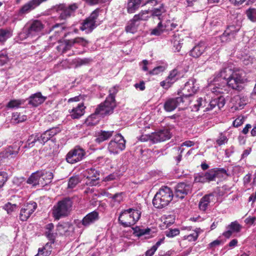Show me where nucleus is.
<instances>
[{
    "mask_svg": "<svg viewBox=\"0 0 256 256\" xmlns=\"http://www.w3.org/2000/svg\"><path fill=\"white\" fill-rule=\"evenodd\" d=\"M242 228V226L236 221L232 222L227 227V230L223 233V235L227 238H230L233 232H239Z\"/></svg>",
    "mask_w": 256,
    "mask_h": 256,
    "instance_id": "obj_29",
    "label": "nucleus"
},
{
    "mask_svg": "<svg viewBox=\"0 0 256 256\" xmlns=\"http://www.w3.org/2000/svg\"><path fill=\"white\" fill-rule=\"evenodd\" d=\"M8 180V174L4 172H0V188H1Z\"/></svg>",
    "mask_w": 256,
    "mask_h": 256,
    "instance_id": "obj_62",
    "label": "nucleus"
},
{
    "mask_svg": "<svg viewBox=\"0 0 256 256\" xmlns=\"http://www.w3.org/2000/svg\"><path fill=\"white\" fill-rule=\"evenodd\" d=\"M206 48V44L204 42H201L193 48L190 51V54L194 58H198L204 52Z\"/></svg>",
    "mask_w": 256,
    "mask_h": 256,
    "instance_id": "obj_27",
    "label": "nucleus"
},
{
    "mask_svg": "<svg viewBox=\"0 0 256 256\" xmlns=\"http://www.w3.org/2000/svg\"><path fill=\"white\" fill-rule=\"evenodd\" d=\"M74 226L70 222H60L56 226V231L60 235L70 236L74 232Z\"/></svg>",
    "mask_w": 256,
    "mask_h": 256,
    "instance_id": "obj_15",
    "label": "nucleus"
},
{
    "mask_svg": "<svg viewBox=\"0 0 256 256\" xmlns=\"http://www.w3.org/2000/svg\"><path fill=\"white\" fill-rule=\"evenodd\" d=\"M246 13L248 20L252 22H256V8H250L246 10Z\"/></svg>",
    "mask_w": 256,
    "mask_h": 256,
    "instance_id": "obj_50",
    "label": "nucleus"
},
{
    "mask_svg": "<svg viewBox=\"0 0 256 256\" xmlns=\"http://www.w3.org/2000/svg\"><path fill=\"white\" fill-rule=\"evenodd\" d=\"M240 30L239 26H229L224 30L223 34L220 36V39L222 42H226L234 40L237 33Z\"/></svg>",
    "mask_w": 256,
    "mask_h": 256,
    "instance_id": "obj_14",
    "label": "nucleus"
},
{
    "mask_svg": "<svg viewBox=\"0 0 256 256\" xmlns=\"http://www.w3.org/2000/svg\"><path fill=\"white\" fill-rule=\"evenodd\" d=\"M126 148V140L120 134H117L110 140L108 145V150L110 154H118Z\"/></svg>",
    "mask_w": 256,
    "mask_h": 256,
    "instance_id": "obj_6",
    "label": "nucleus"
},
{
    "mask_svg": "<svg viewBox=\"0 0 256 256\" xmlns=\"http://www.w3.org/2000/svg\"><path fill=\"white\" fill-rule=\"evenodd\" d=\"M190 190V187L189 185L183 182L178 184L176 187V195L177 197L182 198L185 195L188 194Z\"/></svg>",
    "mask_w": 256,
    "mask_h": 256,
    "instance_id": "obj_25",
    "label": "nucleus"
},
{
    "mask_svg": "<svg viewBox=\"0 0 256 256\" xmlns=\"http://www.w3.org/2000/svg\"><path fill=\"white\" fill-rule=\"evenodd\" d=\"M79 182L78 178L76 176L71 177L68 180V188H73Z\"/></svg>",
    "mask_w": 256,
    "mask_h": 256,
    "instance_id": "obj_58",
    "label": "nucleus"
},
{
    "mask_svg": "<svg viewBox=\"0 0 256 256\" xmlns=\"http://www.w3.org/2000/svg\"><path fill=\"white\" fill-rule=\"evenodd\" d=\"M141 0H128L126 10L128 14H133L140 7Z\"/></svg>",
    "mask_w": 256,
    "mask_h": 256,
    "instance_id": "obj_31",
    "label": "nucleus"
},
{
    "mask_svg": "<svg viewBox=\"0 0 256 256\" xmlns=\"http://www.w3.org/2000/svg\"><path fill=\"white\" fill-rule=\"evenodd\" d=\"M8 61V57L6 52H0V66H3Z\"/></svg>",
    "mask_w": 256,
    "mask_h": 256,
    "instance_id": "obj_63",
    "label": "nucleus"
},
{
    "mask_svg": "<svg viewBox=\"0 0 256 256\" xmlns=\"http://www.w3.org/2000/svg\"><path fill=\"white\" fill-rule=\"evenodd\" d=\"M243 72L240 70H235L228 81L223 80L221 83L210 84L206 87L208 94L211 92L214 94L224 93L226 91L227 85L232 89L238 90L241 84L244 82Z\"/></svg>",
    "mask_w": 256,
    "mask_h": 256,
    "instance_id": "obj_1",
    "label": "nucleus"
},
{
    "mask_svg": "<svg viewBox=\"0 0 256 256\" xmlns=\"http://www.w3.org/2000/svg\"><path fill=\"white\" fill-rule=\"evenodd\" d=\"M164 30V27L163 22L160 21L158 24L156 28L152 29L150 32L152 35L159 36L160 35Z\"/></svg>",
    "mask_w": 256,
    "mask_h": 256,
    "instance_id": "obj_49",
    "label": "nucleus"
},
{
    "mask_svg": "<svg viewBox=\"0 0 256 256\" xmlns=\"http://www.w3.org/2000/svg\"><path fill=\"white\" fill-rule=\"evenodd\" d=\"M114 134V131L100 130L96 134L95 141L100 144L109 139Z\"/></svg>",
    "mask_w": 256,
    "mask_h": 256,
    "instance_id": "obj_30",
    "label": "nucleus"
},
{
    "mask_svg": "<svg viewBox=\"0 0 256 256\" xmlns=\"http://www.w3.org/2000/svg\"><path fill=\"white\" fill-rule=\"evenodd\" d=\"M18 208V206L16 204H12L10 202H8L4 206V208L7 212L8 214H10L16 210Z\"/></svg>",
    "mask_w": 256,
    "mask_h": 256,
    "instance_id": "obj_55",
    "label": "nucleus"
},
{
    "mask_svg": "<svg viewBox=\"0 0 256 256\" xmlns=\"http://www.w3.org/2000/svg\"><path fill=\"white\" fill-rule=\"evenodd\" d=\"M44 28V24L39 20H34L30 24L28 28L24 30L20 34V36L22 38H32L38 36Z\"/></svg>",
    "mask_w": 256,
    "mask_h": 256,
    "instance_id": "obj_7",
    "label": "nucleus"
},
{
    "mask_svg": "<svg viewBox=\"0 0 256 256\" xmlns=\"http://www.w3.org/2000/svg\"><path fill=\"white\" fill-rule=\"evenodd\" d=\"M166 12V9L164 6L162 4L160 5L156 8H154L152 10H150V16H158V18L160 19V16Z\"/></svg>",
    "mask_w": 256,
    "mask_h": 256,
    "instance_id": "obj_43",
    "label": "nucleus"
},
{
    "mask_svg": "<svg viewBox=\"0 0 256 256\" xmlns=\"http://www.w3.org/2000/svg\"><path fill=\"white\" fill-rule=\"evenodd\" d=\"M91 60H92L89 58H76L72 60V64L74 65L76 68H78L88 64L91 62Z\"/></svg>",
    "mask_w": 256,
    "mask_h": 256,
    "instance_id": "obj_40",
    "label": "nucleus"
},
{
    "mask_svg": "<svg viewBox=\"0 0 256 256\" xmlns=\"http://www.w3.org/2000/svg\"><path fill=\"white\" fill-rule=\"evenodd\" d=\"M20 147L16 146H10L2 153L4 157H14L18 152Z\"/></svg>",
    "mask_w": 256,
    "mask_h": 256,
    "instance_id": "obj_38",
    "label": "nucleus"
},
{
    "mask_svg": "<svg viewBox=\"0 0 256 256\" xmlns=\"http://www.w3.org/2000/svg\"><path fill=\"white\" fill-rule=\"evenodd\" d=\"M99 218V214L96 211H93L87 214L82 220V224L84 227H88L94 223Z\"/></svg>",
    "mask_w": 256,
    "mask_h": 256,
    "instance_id": "obj_22",
    "label": "nucleus"
},
{
    "mask_svg": "<svg viewBox=\"0 0 256 256\" xmlns=\"http://www.w3.org/2000/svg\"><path fill=\"white\" fill-rule=\"evenodd\" d=\"M206 102L202 98H198L196 103L192 106V110L196 112L198 111L200 108L201 106L204 107L206 106Z\"/></svg>",
    "mask_w": 256,
    "mask_h": 256,
    "instance_id": "obj_52",
    "label": "nucleus"
},
{
    "mask_svg": "<svg viewBox=\"0 0 256 256\" xmlns=\"http://www.w3.org/2000/svg\"><path fill=\"white\" fill-rule=\"evenodd\" d=\"M119 90V86H114L109 90L108 96L106 98L110 100L111 101L116 102L115 97Z\"/></svg>",
    "mask_w": 256,
    "mask_h": 256,
    "instance_id": "obj_46",
    "label": "nucleus"
},
{
    "mask_svg": "<svg viewBox=\"0 0 256 256\" xmlns=\"http://www.w3.org/2000/svg\"><path fill=\"white\" fill-rule=\"evenodd\" d=\"M207 182L214 180L216 177H218V172L215 169H211L206 172H204Z\"/></svg>",
    "mask_w": 256,
    "mask_h": 256,
    "instance_id": "obj_45",
    "label": "nucleus"
},
{
    "mask_svg": "<svg viewBox=\"0 0 256 256\" xmlns=\"http://www.w3.org/2000/svg\"><path fill=\"white\" fill-rule=\"evenodd\" d=\"M184 102L182 97L170 98L168 99L164 104V109L168 112L174 110L181 102Z\"/></svg>",
    "mask_w": 256,
    "mask_h": 256,
    "instance_id": "obj_18",
    "label": "nucleus"
},
{
    "mask_svg": "<svg viewBox=\"0 0 256 256\" xmlns=\"http://www.w3.org/2000/svg\"><path fill=\"white\" fill-rule=\"evenodd\" d=\"M78 6L76 4H74L66 6L64 4H61L54 6L53 10L56 12L59 16L60 20H66L69 18L77 9Z\"/></svg>",
    "mask_w": 256,
    "mask_h": 256,
    "instance_id": "obj_9",
    "label": "nucleus"
},
{
    "mask_svg": "<svg viewBox=\"0 0 256 256\" xmlns=\"http://www.w3.org/2000/svg\"><path fill=\"white\" fill-rule=\"evenodd\" d=\"M37 204L34 202H30L24 204L20 210V218L22 221H26L34 212Z\"/></svg>",
    "mask_w": 256,
    "mask_h": 256,
    "instance_id": "obj_13",
    "label": "nucleus"
},
{
    "mask_svg": "<svg viewBox=\"0 0 256 256\" xmlns=\"http://www.w3.org/2000/svg\"><path fill=\"white\" fill-rule=\"evenodd\" d=\"M85 154L84 150L77 146L68 153L66 156V160L68 162L74 164L82 160L84 158Z\"/></svg>",
    "mask_w": 256,
    "mask_h": 256,
    "instance_id": "obj_10",
    "label": "nucleus"
},
{
    "mask_svg": "<svg viewBox=\"0 0 256 256\" xmlns=\"http://www.w3.org/2000/svg\"><path fill=\"white\" fill-rule=\"evenodd\" d=\"M51 252L50 244L48 242L44 247L38 249V253L36 256H48Z\"/></svg>",
    "mask_w": 256,
    "mask_h": 256,
    "instance_id": "obj_42",
    "label": "nucleus"
},
{
    "mask_svg": "<svg viewBox=\"0 0 256 256\" xmlns=\"http://www.w3.org/2000/svg\"><path fill=\"white\" fill-rule=\"evenodd\" d=\"M163 24L164 30L166 31L172 30L177 26V24L171 20H167L164 22H163Z\"/></svg>",
    "mask_w": 256,
    "mask_h": 256,
    "instance_id": "obj_53",
    "label": "nucleus"
},
{
    "mask_svg": "<svg viewBox=\"0 0 256 256\" xmlns=\"http://www.w3.org/2000/svg\"><path fill=\"white\" fill-rule=\"evenodd\" d=\"M88 43V42L82 37H77L74 39L68 40L66 42V46L64 50H66V49H69L71 46H74L75 44H78L82 46H86Z\"/></svg>",
    "mask_w": 256,
    "mask_h": 256,
    "instance_id": "obj_28",
    "label": "nucleus"
},
{
    "mask_svg": "<svg viewBox=\"0 0 256 256\" xmlns=\"http://www.w3.org/2000/svg\"><path fill=\"white\" fill-rule=\"evenodd\" d=\"M46 99L41 92H38L32 94L28 98V104L32 106L36 107L42 104Z\"/></svg>",
    "mask_w": 256,
    "mask_h": 256,
    "instance_id": "obj_21",
    "label": "nucleus"
},
{
    "mask_svg": "<svg viewBox=\"0 0 256 256\" xmlns=\"http://www.w3.org/2000/svg\"><path fill=\"white\" fill-rule=\"evenodd\" d=\"M99 11L98 9H96L92 12L88 18L84 20L80 27V30L85 31L86 33H90L96 28V20L98 17Z\"/></svg>",
    "mask_w": 256,
    "mask_h": 256,
    "instance_id": "obj_8",
    "label": "nucleus"
},
{
    "mask_svg": "<svg viewBox=\"0 0 256 256\" xmlns=\"http://www.w3.org/2000/svg\"><path fill=\"white\" fill-rule=\"evenodd\" d=\"M172 134L169 130L164 128L150 134V140L154 143L164 142L170 138Z\"/></svg>",
    "mask_w": 256,
    "mask_h": 256,
    "instance_id": "obj_12",
    "label": "nucleus"
},
{
    "mask_svg": "<svg viewBox=\"0 0 256 256\" xmlns=\"http://www.w3.org/2000/svg\"><path fill=\"white\" fill-rule=\"evenodd\" d=\"M173 196L172 190L168 186H163L155 194L152 200L153 205L156 208H162L170 204Z\"/></svg>",
    "mask_w": 256,
    "mask_h": 256,
    "instance_id": "obj_3",
    "label": "nucleus"
},
{
    "mask_svg": "<svg viewBox=\"0 0 256 256\" xmlns=\"http://www.w3.org/2000/svg\"><path fill=\"white\" fill-rule=\"evenodd\" d=\"M198 230H195L192 231V232L186 236H184V239L188 240L190 242H193L196 240L198 237Z\"/></svg>",
    "mask_w": 256,
    "mask_h": 256,
    "instance_id": "obj_56",
    "label": "nucleus"
},
{
    "mask_svg": "<svg viewBox=\"0 0 256 256\" xmlns=\"http://www.w3.org/2000/svg\"><path fill=\"white\" fill-rule=\"evenodd\" d=\"M194 182H208L204 172L198 173L194 176Z\"/></svg>",
    "mask_w": 256,
    "mask_h": 256,
    "instance_id": "obj_57",
    "label": "nucleus"
},
{
    "mask_svg": "<svg viewBox=\"0 0 256 256\" xmlns=\"http://www.w3.org/2000/svg\"><path fill=\"white\" fill-rule=\"evenodd\" d=\"M40 176L39 170L32 174L27 180V183L32 184V186L40 185Z\"/></svg>",
    "mask_w": 256,
    "mask_h": 256,
    "instance_id": "obj_37",
    "label": "nucleus"
},
{
    "mask_svg": "<svg viewBox=\"0 0 256 256\" xmlns=\"http://www.w3.org/2000/svg\"><path fill=\"white\" fill-rule=\"evenodd\" d=\"M86 106L84 103L81 102L70 110V116L72 119H78L83 116L85 112Z\"/></svg>",
    "mask_w": 256,
    "mask_h": 256,
    "instance_id": "obj_23",
    "label": "nucleus"
},
{
    "mask_svg": "<svg viewBox=\"0 0 256 256\" xmlns=\"http://www.w3.org/2000/svg\"><path fill=\"white\" fill-rule=\"evenodd\" d=\"M232 102L236 109H242L246 104L247 98L244 96L237 95L233 98Z\"/></svg>",
    "mask_w": 256,
    "mask_h": 256,
    "instance_id": "obj_32",
    "label": "nucleus"
},
{
    "mask_svg": "<svg viewBox=\"0 0 256 256\" xmlns=\"http://www.w3.org/2000/svg\"><path fill=\"white\" fill-rule=\"evenodd\" d=\"M178 70L174 68L170 72L168 76L165 80L160 82V85L164 88L167 89L178 80Z\"/></svg>",
    "mask_w": 256,
    "mask_h": 256,
    "instance_id": "obj_16",
    "label": "nucleus"
},
{
    "mask_svg": "<svg viewBox=\"0 0 256 256\" xmlns=\"http://www.w3.org/2000/svg\"><path fill=\"white\" fill-rule=\"evenodd\" d=\"M150 16V10H142L134 16V20H137L140 23L141 20H146Z\"/></svg>",
    "mask_w": 256,
    "mask_h": 256,
    "instance_id": "obj_39",
    "label": "nucleus"
},
{
    "mask_svg": "<svg viewBox=\"0 0 256 256\" xmlns=\"http://www.w3.org/2000/svg\"><path fill=\"white\" fill-rule=\"evenodd\" d=\"M194 80H190L185 84L183 90L188 92L185 94L186 96L192 95L196 92L198 88L194 86Z\"/></svg>",
    "mask_w": 256,
    "mask_h": 256,
    "instance_id": "obj_33",
    "label": "nucleus"
},
{
    "mask_svg": "<svg viewBox=\"0 0 256 256\" xmlns=\"http://www.w3.org/2000/svg\"><path fill=\"white\" fill-rule=\"evenodd\" d=\"M11 36L10 32L8 30L0 29V42H4Z\"/></svg>",
    "mask_w": 256,
    "mask_h": 256,
    "instance_id": "obj_51",
    "label": "nucleus"
},
{
    "mask_svg": "<svg viewBox=\"0 0 256 256\" xmlns=\"http://www.w3.org/2000/svg\"><path fill=\"white\" fill-rule=\"evenodd\" d=\"M140 23L137 20H134V17L128 23L126 27V30L127 32L132 34L135 33Z\"/></svg>",
    "mask_w": 256,
    "mask_h": 256,
    "instance_id": "obj_35",
    "label": "nucleus"
},
{
    "mask_svg": "<svg viewBox=\"0 0 256 256\" xmlns=\"http://www.w3.org/2000/svg\"><path fill=\"white\" fill-rule=\"evenodd\" d=\"M25 100H10L6 104V107L8 108H18L24 104Z\"/></svg>",
    "mask_w": 256,
    "mask_h": 256,
    "instance_id": "obj_41",
    "label": "nucleus"
},
{
    "mask_svg": "<svg viewBox=\"0 0 256 256\" xmlns=\"http://www.w3.org/2000/svg\"><path fill=\"white\" fill-rule=\"evenodd\" d=\"M214 195L213 194H210L204 196L199 202L200 209L202 211L206 210L210 204L214 202Z\"/></svg>",
    "mask_w": 256,
    "mask_h": 256,
    "instance_id": "obj_26",
    "label": "nucleus"
},
{
    "mask_svg": "<svg viewBox=\"0 0 256 256\" xmlns=\"http://www.w3.org/2000/svg\"><path fill=\"white\" fill-rule=\"evenodd\" d=\"M134 234L136 236L140 237L142 236L148 234H150L151 230L149 228H140L138 227H136L134 230Z\"/></svg>",
    "mask_w": 256,
    "mask_h": 256,
    "instance_id": "obj_47",
    "label": "nucleus"
},
{
    "mask_svg": "<svg viewBox=\"0 0 256 256\" xmlns=\"http://www.w3.org/2000/svg\"><path fill=\"white\" fill-rule=\"evenodd\" d=\"M226 103L224 98L220 96L217 98L212 100L208 104V106L206 108V110L208 111L216 108V110H220L224 107Z\"/></svg>",
    "mask_w": 256,
    "mask_h": 256,
    "instance_id": "obj_20",
    "label": "nucleus"
},
{
    "mask_svg": "<svg viewBox=\"0 0 256 256\" xmlns=\"http://www.w3.org/2000/svg\"><path fill=\"white\" fill-rule=\"evenodd\" d=\"M179 233V230L177 228H174L173 230H170L168 231H167L166 233V236L168 237L172 238L178 235Z\"/></svg>",
    "mask_w": 256,
    "mask_h": 256,
    "instance_id": "obj_64",
    "label": "nucleus"
},
{
    "mask_svg": "<svg viewBox=\"0 0 256 256\" xmlns=\"http://www.w3.org/2000/svg\"><path fill=\"white\" fill-rule=\"evenodd\" d=\"M40 176V186H44L50 184L53 178L52 172L46 170H39Z\"/></svg>",
    "mask_w": 256,
    "mask_h": 256,
    "instance_id": "obj_24",
    "label": "nucleus"
},
{
    "mask_svg": "<svg viewBox=\"0 0 256 256\" xmlns=\"http://www.w3.org/2000/svg\"><path fill=\"white\" fill-rule=\"evenodd\" d=\"M64 27L62 24H56L52 26L50 31L54 30V36H52L50 37L51 40L54 39L55 40H58V36L62 32Z\"/></svg>",
    "mask_w": 256,
    "mask_h": 256,
    "instance_id": "obj_36",
    "label": "nucleus"
},
{
    "mask_svg": "<svg viewBox=\"0 0 256 256\" xmlns=\"http://www.w3.org/2000/svg\"><path fill=\"white\" fill-rule=\"evenodd\" d=\"M72 202L70 198H64L58 202L52 210V215L56 220L68 216L72 208Z\"/></svg>",
    "mask_w": 256,
    "mask_h": 256,
    "instance_id": "obj_5",
    "label": "nucleus"
},
{
    "mask_svg": "<svg viewBox=\"0 0 256 256\" xmlns=\"http://www.w3.org/2000/svg\"><path fill=\"white\" fill-rule=\"evenodd\" d=\"M27 118L26 115L21 114L18 112H14L12 115V120L15 123H20L24 122Z\"/></svg>",
    "mask_w": 256,
    "mask_h": 256,
    "instance_id": "obj_48",
    "label": "nucleus"
},
{
    "mask_svg": "<svg viewBox=\"0 0 256 256\" xmlns=\"http://www.w3.org/2000/svg\"><path fill=\"white\" fill-rule=\"evenodd\" d=\"M36 142L40 144L39 134H32L28 137L24 148H31L34 146Z\"/></svg>",
    "mask_w": 256,
    "mask_h": 256,
    "instance_id": "obj_34",
    "label": "nucleus"
},
{
    "mask_svg": "<svg viewBox=\"0 0 256 256\" xmlns=\"http://www.w3.org/2000/svg\"><path fill=\"white\" fill-rule=\"evenodd\" d=\"M234 70H232L229 67L225 68L222 69L218 74L212 79V80L208 82L207 86L210 84H216V83H221L223 80H228Z\"/></svg>",
    "mask_w": 256,
    "mask_h": 256,
    "instance_id": "obj_11",
    "label": "nucleus"
},
{
    "mask_svg": "<svg viewBox=\"0 0 256 256\" xmlns=\"http://www.w3.org/2000/svg\"><path fill=\"white\" fill-rule=\"evenodd\" d=\"M228 138L224 134H223L221 133L219 136V137L216 140V144L219 146H220L228 142Z\"/></svg>",
    "mask_w": 256,
    "mask_h": 256,
    "instance_id": "obj_59",
    "label": "nucleus"
},
{
    "mask_svg": "<svg viewBox=\"0 0 256 256\" xmlns=\"http://www.w3.org/2000/svg\"><path fill=\"white\" fill-rule=\"evenodd\" d=\"M116 106V102L111 101L106 98L104 102L100 104L96 109L94 114L90 116L86 119V122L88 124L95 125L98 121L96 116H104L111 114L114 112V110Z\"/></svg>",
    "mask_w": 256,
    "mask_h": 256,
    "instance_id": "obj_2",
    "label": "nucleus"
},
{
    "mask_svg": "<svg viewBox=\"0 0 256 256\" xmlns=\"http://www.w3.org/2000/svg\"><path fill=\"white\" fill-rule=\"evenodd\" d=\"M46 236L50 241V244H54V240L56 238V234H58L57 232H54L53 231H46L45 232Z\"/></svg>",
    "mask_w": 256,
    "mask_h": 256,
    "instance_id": "obj_61",
    "label": "nucleus"
},
{
    "mask_svg": "<svg viewBox=\"0 0 256 256\" xmlns=\"http://www.w3.org/2000/svg\"><path fill=\"white\" fill-rule=\"evenodd\" d=\"M140 212L133 208H129L122 212L118 217V220L124 227H130L134 225L140 217Z\"/></svg>",
    "mask_w": 256,
    "mask_h": 256,
    "instance_id": "obj_4",
    "label": "nucleus"
},
{
    "mask_svg": "<svg viewBox=\"0 0 256 256\" xmlns=\"http://www.w3.org/2000/svg\"><path fill=\"white\" fill-rule=\"evenodd\" d=\"M245 121V118L242 116H239L233 122L232 124L234 127L238 128Z\"/></svg>",
    "mask_w": 256,
    "mask_h": 256,
    "instance_id": "obj_60",
    "label": "nucleus"
},
{
    "mask_svg": "<svg viewBox=\"0 0 256 256\" xmlns=\"http://www.w3.org/2000/svg\"><path fill=\"white\" fill-rule=\"evenodd\" d=\"M167 68V65L166 64H163L161 66H158L152 70L148 71V74L150 75H157L164 72Z\"/></svg>",
    "mask_w": 256,
    "mask_h": 256,
    "instance_id": "obj_44",
    "label": "nucleus"
},
{
    "mask_svg": "<svg viewBox=\"0 0 256 256\" xmlns=\"http://www.w3.org/2000/svg\"><path fill=\"white\" fill-rule=\"evenodd\" d=\"M46 0H32L24 5L18 11L19 15L28 14L35 8L39 6L42 2Z\"/></svg>",
    "mask_w": 256,
    "mask_h": 256,
    "instance_id": "obj_19",
    "label": "nucleus"
},
{
    "mask_svg": "<svg viewBox=\"0 0 256 256\" xmlns=\"http://www.w3.org/2000/svg\"><path fill=\"white\" fill-rule=\"evenodd\" d=\"M52 138L50 136L48 132L46 130L40 135L39 134V138L40 140V144H44L48 140H50Z\"/></svg>",
    "mask_w": 256,
    "mask_h": 256,
    "instance_id": "obj_54",
    "label": "nucleus"
},
{
    "mask_svg": "<svg viewBox=\"0 0 256 256\" xmlns=\"http://www.w3.org/2000/svg\"><path fill=\"white\" fill-rule=\"evenodd\" d=\"M99 172L95 168H88L86 171V176L87 181L86 184L90 186H96L99 180Z\"/></svg>",
    "mask_w": 256,
    "mask_h": 256,
    "instance_id": "obj_17",
    "label": "nucleus"
}]
</instances>
